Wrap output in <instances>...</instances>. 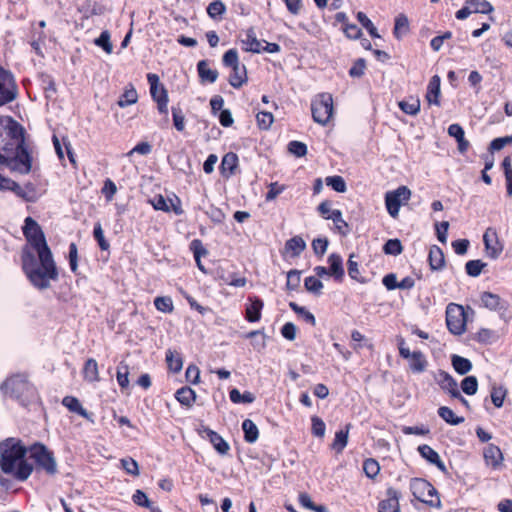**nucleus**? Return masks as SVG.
Wrapping results in <instances>:
<instances>
[{
    "instance_id": "obj_1",
    "label": "nucleus",
    "mask_w": 512,
    "mask_h": 512,
    "mask_svg": "<svg viewBox=\"0 0 512 512\" xmlns=\"http://www.w3.org/2000/svg\"><path fill=\"white\" fill-rule=\"evenodd\" d=\"M27 245L22 249V269L30 283L39 290L48 289L59 280V271L41 226L26 217L22 227Z\"/></svg>"
},
{
    "instance_id": "obj_2",
    "label": "nucleus",
    "mask_w": 512,
    "mask_h": 512,
    "mask_svg": "<svg viewBox=\"0 0 512 512\" xmlns=\"http://www.w3.org/2000/svg\"><path fill=\"white\" fill-rule=\"evenodd\" d=\"M28 450L20 439L7 438L0 442V469L15 480L24 482L32 474L34 467L27 462Z\"/></svg>"
},
{
    "instance_id": "obj_3",
    "label": "nucleus",
    "mask_w": 512,
    "mask_h": 512,
    "mask_svg": "<svg viewBox=\"0 0 512 512\" xmlns=\"http://www.w3.org/2000/svg\"><path fill=\"white\" fill-rule=\"evenodd\" d=\"M0 143L2 145L7 146V150H1V155L6 158V161L0 162L1 164L8 163L9 161V153L13 151L15 146V155L14 161L18 162L21 165L19 171L21 173H29L31 170V155L28 151V148L25 146L24 141V129L21 126V134L17 136H13L9 133V123H6L4 127H2V137H0Z\"/></svg>"
},
{
    "instance_id": "obj_4",
    "label": "nucleus",
    "mask_w": 512,
    "mask_h": 512,
    "mask_svg": "<svg viewBox=\"0 0 512 512\" xmlns=\"http://www.w3.org/2000/svg\"><path fill=\"white\" fill-rule=\"evenodd\" d=\"M0 391L4 396L24 402L34 394V387L22 373L13 374L0 385Z\"/></svg>"
},
{
    "instance_id": "obj_5",
    "label": "nucleus",
    "mask_w": 512,
    "mask_h": 512,
    "mask_svg": "<svg viewBox=\"0 0 512 512\" xmlns=\"http://www.w3.org/2000/svg\"><path fill=\"white\" fill-rule=\"evenodd\" d=\"M29 452L37 470H43L49 476L57 474V462L54 454L44 444L34 443L30 446Z\"/></svg>"
},
{
    "instance_id": "obj_6",
    "label": "nucleus",
    "mask_w": 512,
    "mask_h": 512,
    "mask_svg": "<svg viewBox=\"0 0 512 512\" xmlns=\"http://www.w3.org/2000/svg\"><path fill=\"white\" fill-rule=\"evenodd\" d=\"M222 63L224 66L232 69L228 82L233 88L238 89L247 82L246 66L240 63L236 49L232 48L226 51L223 55Z\"/></svg>"
},
{
    "instance_id": "obj_7",
    "label": "nucleus",
    "mask_w": 512,
    "mask_h": 512,
    "mask_svg": "<svg viewBox=\"0 0 512 512\" xmlns=\"http://www.w3.org/2000/svg\"><path fill=\"white\" fill-rule=\"evenodd\" d=\"M313 120L326 125L333 115V98L329 93H321L311 103Z\"/></svg>"
},
{
    "instance_id": "obj_8",
    "label": "nucleus",
    "mask_w": 512,
    "mask_h": 512,
    "mask_svg": "<svg viewBox=\"0 0 512 512\" xmlns=\"http://www.w3.org/2000/svg\"><path fill=\"white\" fill-rule=\"evenodd\" d=\"M466 313L462 305L449 303L446 307V325L450 333L462 335L466 330Z\"/></svg>"
},
{
    "instance_id": "obj_9",
    "label": "nucleus",
    "mask_w": 512,
    "mask_h": 512,
    "mask_svg": "<svg viewBox=\"0 0 512 512\" xmlns=\"http://www.w3.org/2000/svg\"><path fill=\"white\" fill-rule=\"evenodd\" d=\"M18 96V86L13 74L0 66V107L13 102Z\"/></svg>"
},
{
    "instance_id": "obj_10",
    "label": "nucleus",
    "mask_w": 512,
    "mask_h": 512,
    "mask_svg": "<svg viewBox=\"0 0 512 512\" xmlns=\"http://www.w3.org/2000/svg\"><path fill=\"white\" fill-rule=\"evenodd\" d=\"M411 197V190L406 186H399L393 191L385 194V206L388 214L396 218L399 214L401 205L406 204Z\"/></svg>"
},
{
    "instance_id": "obj_11",
    "label": "nucleus",
    "mask_w": 512,
    "mask_h": 512,
    "mask_svg": "<svg viewBox=\"0 0 512 512\" xmlns=\"http://www.w3.org/2000/svg\"><path fill=\"white\" fill-rule=\"evenodd\" d=\"M398 349L400 356L409 360V367L413 373L419 374L426 370L428 361L425 355L419 350L411 352L410 349L406 347L405 340L401 337L398 339Z\"/></svg>"
},
{
    "instance_id": "obj_12",
    "label": "nucleus",
    "mask_w": 512,
    "mask_h": 512,
    "mask_svg": "<svg viewBox=\"0 0 512 512\" xmlns=\"http://www.w3.org/2000/svg\"><path fill=\"white\" fill-rule=\"evenodd\" d=\"M410 491L418 501L431 507L441 508L440 499L434 501V499L426 498L427 491L435 492V487L427 480L422 478H412L410 481Z\"/></svg>"
},
{
    "instance_id": "obj_13",
    "label": "nucleus",
    "mask_w": 512,
    "mask_h": 512,
    "mask_svg": "<svg viewBox=\"0 0 512 512\" xmlns=\"http://www.w3.org/2000/svg\"><path fill=\"white\" fill-rule=\"evenodd\" d=\"M147 81L150 84V94L157 103L158 111L161 114H168V93L164 86L159 85V77L154 73L147 74Z\"/></svg>"
},
{
    "instance_id": "obj_14",
    "label": "nucleus",
    "mask_w": 512,
    "mask_h": 512,
    "mask_svg": "<svg viewBox=\"0 0 512 512\" xmlns=\"http://www.w3.org/2000/svg\"><path fill=\"white\" fill-rule=\"evenodd\" d=\"M480 300L483 307L498 312L501 318L507 320L506 312L509 308V303L498 294L485 291L481 293Z\"/></svg>"
},
{
    "instance_id": "obj_15",
    "label": "nucleus",
    "mask_w": 512,
    "mask_h": 512,
    "mask_svg": "<svg viewBox=\"0 0 512 512\" xmlns=\"http://www.w3.org/2000/svg\"><path fill=\"white\" fill-rule=\"evenodd\" d=\"M199 435L202 438L209 440L213 448L220 455H226L229 452L230 445L228 442L220 434L210 429L209 427L202 426V428L199 430Z\"/></svg>"
},
{
    "instance_id": "obj_16",
    "label": "nucleus",
    "mask_w": 512,
    "mask_h": 512,
    "mask_svg": "<svg viewBox=\"0 0 512 512\" xmlns=\"http://www.w3.org/2000/svg\"><path fill=\"white\" fill-rule=\"evenodd\" d=\"M483 242L487 251V255L492 259L498 258L503 250V247L498 240L497 232L494 228L489 227L486 229L483 235Z\"/></svg>"
},
{
    "instance_id": "obj_17",
    "label": "nucleus",
    "mask_w": 512,
    "mask_h": 512,
    "mask_svg": "<svg viewBox=\"0 0 512 512\" xmlns=\"http://www.w3.org/2000/svg\"><path fill=\"white\" fill-rule=\"evenodd\" d=\"M434 378L440 388L447 392L452 398L460 397L458 383L448 372L439 370Z\"/></svg>"
},
{
    "instance_id": "obj_18",
    "label": "nucleus",
    "mask_w": 512,
    "mask_h": 512,
    "mask_svg": "<svg viewBox=\"0 0 512 512\" xmlns=\"http://www.w3.org/2000/svg\"><path fill=\"white\" fill-rule=\"evenodd\" d=\"M419 454L428 463L435 465L441 472L447 473V468L444 462L441 460L437 451L427 444L419 445L417 448Z\"/></svg>"
},
{
    "instance_id": "obj_19",
    "label": "nucleus",
    "mask_w": 512,
    "mask_h": 512,
    "mask_svg": "<svg viewBox=\"0 0 512 512\" xmlns=\"http://www.w3.org/2000/svg\"><path fill=\"white\" fill-rule=\"evenodd\" d=\"M387 499L378 504V512H400L399 498L400 494L394 488L387 489Z\"/></svg>"
},
{
    "instance_id": "obj_20",
    "label": "nucleus",
    "mask_w": 512,
    "mask_h": 512,
    "mask_svg": "<svg viewBox=\"0 0 512 512\" xmlns=\"http://www.w3.org/2000/svg\"><path fill=\"white\" fill-rule=\"evenodd\" d=\"M327 262L329 264V276L333 277L335 281L341 282L345 275L342 257L337 253H332L329 255Z\"/></svg>"
},
{
    "instance_id": "obj_21",
    "label": "nucleus",
    "mask_w": 512,
    "mask_h": 512,
    "mask_svg": "<svg viewBox=\"0 0 512 512\" xmlns=\"http://www.w3.org/2000/svg\"><path fill=\"white\" fill-rule=\"evenodd\" d=\"M263 306L264 302L259 297H249V304L246 305L245 310V319L251 323L258 322L261 319V311Z\"/></svg>"
},
{
    "instance_id": "obj_22",
    "label": "nucleus",
    "mask_w": 512,
    "mask_h": 512,
    "mask_svg": "<svg viewBox=\"0 0 512 512\" xmlns=\"http://www.w3.org/2000/svg\"><path fill=\"white\" fill-rule=\"evenodd\" d=\"M245 36L246 37L241 40L243 50L252 53H262L263 41L257 39L254 29H247Z\"/></svg>"
},
{
    "instance_id": "obj_23",
    "label": "nucleus",
    "mask_w": 512,
    "mask_h": 512,
    "mask_svg": "<svg viewBox=\"0 0 512 512\" xmlns=\"http://www.w3.org/2000/svg\"><path fill=\"white\" fill-rule=\"evenodd\" d=\"M483 455L486 464L494 469H497L503 461V454L500 448L494 444H489L485 447Z\"/></svg>"
},
{
    "instance_id": "obj_24",
    "label": "nucleus",
    "mask_w": 512,
    "mask_h": 512,
    "mask_svg": "<svg viewBox=\"0 0 512 512\" xmlns=\"http://www.w3.org/2000/svg\"><path fill=\"white\" fill-rule=\"evenodd\" d=\"M449 136L456 139L458 144V150L460 153H464L469 148V141L465 138V132L461 125L454 123L448 127Z\"/></svg>"
},
{
    "instance_id": "obj_25",
    "label": "nucleus",
    "mask_w": 512,
    "mask_h": 512,
    "mask_svg": "<svg viewBox=\"0 0 512 512\" xmlns=\"http://www.w3.org/2000/svg\"><path fill=\"white\" fill-rule=\"evenodd\" d=\"M197 72L202 83H214L219 76L216 69L209 68L207 60H200L197 63Z\"/></svg>"
},
{
    "instance_id": "obj_26",
    "label": "nucleus",
    "mask_w": 512,
    "mask_h": 512,
    "mask_svg": "<svg viewBox=\"0 0 512 512\" xmlns=\"http://www.w3.org/2000/svg\"><path fill=\"white\" fill-rule=\"evenodd\" d=\"M428 261L431 270L439 271L445 265L444 253L440 247L433 245L429 250Z\"/></svg>"
},
{
    "instance_id": "obj_27",
    "label": "nucleus",
    "mask_w": 512,
    "mask_h": 512,
    "mask_svg": "<svg viewBox=\"0 0 512 512\" xmlns=\"http://www.w3.org/2000/svg\"><path fill=\"white\" fill-rule=\"evenodd\" d=\"M439 96H440V77L435 75L433 76L428 84L426 99L429 104L439 105Z\"/></svg>"
},
{
    "instance_id": "obj_28",
    "label": "nucleus",
    "mask_w": 512,
    "mask_h": 512,
    "mask_svg": "<svg viewBox=\"0 0 512 512\" xmlns=\"http://www.w3.org/2000/svg\"><path fill=\"white\" fill-rule=\"evenodd\" d=\"M62 404L71 412L80 415L83 418L90 419V414L83 408L80 401L74 396H65Z\"/></svg>"
},
{
    "instance_id": "obj_29",
    "label": "nucleus",
    "mask_w": 512,
    "mask_h": 512,
    "mask_svg": "<svg viewBox=\"0 0 512 512\" xmlns=\"http://www.w3.org/2000/svg\"><path fill=\"white\" fill-rule=\"evenodd\" d=\"M82 373L84 380L87 382L93 383L100 380L98 364L93 358L86 360Z\"/></svg>"
},
{
    "instance_id": "obj_30",
    "label": "nucleus",
    "mask_w": 512,
    "mask_h": 512,
    "mask_svg": "<svg viewBox=\"0 0 512 512\" xmlns=\"http://www.w3.org/2000/svg\"><path fill=\"white\" fill-rule=\"evenodd\" d=\"M175 398L181 405L191 407L196 400V393L192 388L185 386L176 391Z\"/></svg>"
},
{
    "instance_id": "obj_31",
    "label": "nucleus",
    "mask_w": 512,
    "mask_h": 512,
    "mask_svg": "<svg viewBox=\"0 0 512 512\" xmlns=\"http://www.w3.org/2000/svg\"><path fill=\"white\" fill-rule=\"evenodd\" d=\"M190 250L193 253L194 259L196 261L197 267L202 272L206 273V270L201 262V257L206 256L208 254L207 249L203 246V243L199 239H194L190 243Z\"/></svg>"
},
{
    "instance_id": "obj_32",
    "label": "nucleus",
    "mask_w": 512,
    "mask_h": 512,
    "mask_svg": "<svg viewBox=\"0 0 512 512\" xmlns=\"http://www.w3.org/2000/svg\"><path fill=\"white\" fill-rule=\"evenodd\" d=\"M306 248V243L301 236H294L286 241L285 249L292 257H298Z\"/></svg>"
},
{
    "instance_id": "obj_33",
    "label": "nucleus",
    "mask_w": 512,
    "mask_h": 512,
    "mask_svg": "<svg viewBox=\"0 0 512 512\" xmlns=\"http://www.w3.org/2000/svg\"><path fill=\"white\" fill-rule=\"evenodd\" d=\"M242 430L244 432V440L247 443H255L259 437V430L251 419H245L242 422Z\"/></svg>"
},
{
    "instance_id": "obj_34",
    "label": "nucleus",
    "mask_w": 512,
    "mask_h": 512,
    "mask_svg": "<svg viewBox=\"0 0 512 512\" xmlns=\"http://www.w3.org/2000/svg\"><path fill=\"white\" fill-rule=\"evenodd\" d=\"M451 363L454 370L460 375H465L472 369V363L469 359L456 354L452 355Z\"/></svg>"
},
{
    "instance_id": "obj_35",
    "label": "nucleus",
    "mask_w": 512,
    "mask_h": 512,
    "mask_svg": "<svg viewBox=\"0 0 512 512\" xmlns=\"http://www.w3.org/2000/svg\"><path fill=\"white\" fill-rule=\"evenodd\" d=\"M230 400L235 404H250L255 401V395L249 391L241 393L237 388H233L229 392Z\"/></svg>"
},
{
    "instance_id": "obj_36",
    "label": "nucleus",
    "mask_w": 512,
    "mask_h": 512,
    "mask_svg": "<svg viewBox=\"0 0 512 512\" xmlns=\"http://www.w3.org/2000/svg\"><path fill=\"white\" fill-rule=\"evenodd\" d=\"M137 100H138L137 91L132 85H130L129 87H127L125 89L123 94L119 97L117 104L121 108H125L129 105L135 104L137 102Z\"/></svg>"
},
{
    "instance_id": "obj_37",
    "label": "nucleus",
    "mask_w": 512,
    "mask_h": 512,
    "mask_svg": "<svg viewBox=\"0 0 512 512\" xmlns=\"http://www.w3.org/2000/svg\"><path fill=\"white\" fill-rule=\"evenodd\" d=\"M237 165H238L237 154H235L233 152H229L223 156L220 168L223 173L225 171H228L229 175H233L235 173V169L237 168Z\"/></svg>"
},
{
    "instance_id": "obj_38",
    "label": "nucleus",
    "mask_w": 512,
    "mask_h": 512,
    "mask_svg": "<svg viewBox=\"0 0 512 512\" xmlns=\"http://www.w3.org/2000/svg\"><path fill=\"white\" fill-rule=\"evenodd\" d=\"M166 362L170 371L174 373H178L181 371L183 366L182 357L179 353L174 352L172 350H167L166 352Z\"/></svg>"
},
{
    "instance_id": "obj_39",
    "label": "nucleus",
    "mask_w": 512,
    "mask_h": 512,
    "mask_svg": "<svg viewBox=\"0 0 512 512\" xmlns=\"http://www.w3.org/2000/svg\"><path fill=\"white\" fill-rule=\"evenodd\" d=\"M466 4L471 8L473 13L489 14L494 8L487 0H467Z\"/></svg>"
},
{
    "instance_id": "obj_40",
    "label": "nucleus",
    "mask_w": 512,
    "mask_h": 512,
    "mask_svg": "<svg viewBox=\"0 0 512 512\" xmlns=\"http://www.w3.org/2000/svg\"><path fill=\"white\" fill-rule=\"evenodd\" d=\"M398 106L405 114L414 116L420 111V100L411 97L409 100L400 101Z\"/></svg>"
},
{
    "instance_id": "obj_41",
    "label": "nucleus",
    "mask_w": 512,
    "mask_h": 512,
    "mask_svg": "<svg viewBox=\"0 0 512 512\" xmlns=\"http://www.w3.org/2000/svg\"><path fill=\"white\" fill-rule=\"evenodd\" d=\"M438 415L450 425H459L464 422V418L456 416L454 412L446 406H441L438 409Z\"/></svg>"
},
{
    "instance_id": "obj_42",
    "label": "nucleus",
    "mask_w": 512,
    "mask_h": 512,
    "mask_svg": "<svg viewBox=\"0 0 512 512\" xmlns=\"http://www.w3.org/2000/svg\"><path fill=\"white\" fill-rule=\"evenodd\" d=\"M409 30V21L408 18L404 14H400L395 19L394 25V35L396 38L400 39L404 34H406Z\"/></svg>"
},
{
    "instance_id": "obj_43",
    "label": "nucleus",
    "mask_w": 512,
    "mask_h": 512,
    "mask_svg": "<svg viewBox=\"0 0 512 512\" xmlns=\"http://www.w3.org/2000/svg\"><path fill=\"white\" fill-rule=\"evenodd\" d=\"M155 308L163 313H172L174 305L170 296H158L154 299Z\"/></svg>"
},
{
    "instance_id": "obj_44",
    "label": "nucleus",
    "mask_w": 512,
    "mask_h": 512,
    "mask_svg": "<svg viewBox=\"0 0 512 512\" xmlns=\"http://www.w3.org/2000/svg\"><path fill=\"white\" fill-rule=\"evenodd\" d=\"M502 167L506 179L507 194L512 197V160L509 156L503 159Z\"/></svg>"
},
{
    "instance_id": "obj_45",
    "label": "nucleus",
    "mask_w": 512,
    "mask_h": 512,
    "mask_svg": "<svg viewBox=\"0 0 512 512\" xmlns=\"http://www.w3.org/2000/svg\"><path fill=\"white\" fill-rule=\"evenodd\" d=\"M305 289L314 295H320L323 289V283L315 276L306 277L304 280Z\"/></svg>"
},
{
    "instance_id": "obj_46",
    "label": "nucleus",
    "mask_w": 512,
    "mask_h": 512,
    "mask_svg": "<svg viewBox=\"0 0 512 512\" xmlns=\"http://www.w3.org/2000/svg\"><path fill=\"white\" fill-rule=\"evenodd\" d=\"M403 251V246L399 239H389L383 246V252L387 255L397 256Z\"/></svg>"
},
{
    "instance_id": "obj_47",
    "label": "nucleus",
    "mask_w": 512,
    "mask_h": 512,
    "mask_svg": "<svg viewBox=\"0 0 512 512\" xmlns=\"http://www.w3.org/2000/svg\"><path fill=\"white\" fill-rule=\"evenodd\" d=\"M274 121V117L271 112L260 111L256 115V122L261 130H268Z\"/></svg>"
},
{
    "instance_id": "obj_48",
    "label": "nucleus",
    "mask_w": 512,
    "mask_h": 512,
    "mask_svg": "<svg viewBox=\"0 0 512 512\" xmlns=\"http://www.w3.org/2000/svg\"><path fill=\"white\" fill-rule=\"evenodd\" d=\"M485 266H486V263L482 262L479 259L469 260L465 264V270L469 276L478 277L481 274V272Z\"/></svg>"
},
{
    "instance_id": "obj_49",
    "label": "nucleus",
    "mask_w": 512,
    "mask_h": 512,
    "mask_svg": "<svg viewBox=\"0 0 512 512\" xmlns=\"http://www.w3.org/2000/svg\"><path fill=\"white\" fill-rule=\"evenodd\" d=\"M461 389L467 395H474L478 390V380L475 376H467L461 382Z\"/></svg>"
},
{
    "instance_id": "obj_50",
    "label": "nucleus",
    "mask_w": 512,
    "mask_h": 512,
    "mask_svg": "<svg viewBox=\"0 0 512 512\" xmlns=\"http://www.w3.org/2000/svg\"><path fill=\"white\" fill-rule=\"evenodd\" d=\"M299 503L303 507L307 508L308 510L314 511V512H327V510L324 506L314 504L311 497L307 493L299 494Z\"/></svg>"
},
{
    "instance_id": "obj_51",
    "label": "nucleus",
    "mask_w": 512,
    "mask_h": 512,
    "mask_svg": "<svg viewBox=\"0 0 512 512\" xmlns=\"http://www.w3.org/2000/svg\"><path fill=\"white\" fill-rule=\"evenodd\" d=\"M325 181L326 185L331 187L336 192L344 193L347 189L346 183L341 176H329L325 179Z\"/></svg>"
},
{
    "instance_id": "obj_52",
    "label": "nucleus",
    "mask_w": 512,
    "mask_h": 512,
    "mask_svg": "<svg viewBox=\"0 0 512 512\" xmlns=\"http://www.w3.org/2000/svg\"><path fill=\"white\" fill-rule=\"evenodd\" d=\"M357 20L361 23V25L368 31L371 37L379 38L380 35L377 32L376 27L372 23V21L367 17V15L363 12L357 13Z\"/></svg>"
},
{
    "instance_id": "obj_53",
    "label": "nucleus",
    "mask_w": 512,
    "mask_h": 512,
    "mask_svg": "<svg viewBox=\"0 0 512 512\" xmlns=\"http://www.w3.org/2000/svg\"><path fill=\"white\" fill-rule=\"evenodd\" d=\"M289 307L296 314L302 316L307 323H310L313 326L316 324L315 316L311 312H309L305 307L299 306L295 302H290L289 303Z\"/></svg>"
},
{
    "instance_id": "obj_54",
    "label": "nucleus",
    "mask_w": 512,
    "mask_h": 512,
    "mask_svg": "<svg viewBox=\"0 0 512 512\" xmlns=\"http://www.w3.org/2000/svg\"><path fill=\"white\" fill-rule=\"evenodd\" d=\"M363 470H364L365 475L368 478L373 479L374 477H376L378 475V473L380 471V466H379V463L375 459L368 458L363 462Z\"/></svg>"
},
{
    "instance_id": "obj_55",
    "label": "nucleus",
    "mask_w": 512,
    "mask_h": 512,
    "mask_svg": "<svg viewBox=\"0 0 512 512\" xmlns=\"http://www.w3.org/2000/svg\"><path fill=\"white\" fill-rule=\"evenodd\" d=\"M348 443V430H340L335 434V439L333 441L332 447L337 452H342Z\"/></svg>"
},
{
    "instance_id": "obj_56",
    "label": "nucleus",
    "mask_w": 512,
    "mask_h": 512,
    "mask_svg": "<svg viewBox=\"0 0 512 512\" xmlns=\"http://www.w3.org/2000/svg\"><path fill=\"white\" fill-rule=\"evenodd\" d=\"M94 43L101 47L106 53H112L113 46L110 41V33L107 30L102 31L100 36L95 39Z\"/></svg>"
},
{
    "instance_id": "obj_57",
    "label": "nucleus",
    "mask_w": 512,
    "mask_h": 512,
    "mask_svg": "<svg viewBox=\"0 0 512 512\" xmlns=\"http://www.w3.org/2000/svg\"><path fill=\"white\" fill-rule=\"evenodd\" d=\"M93 236L101 250L106 251L109 249L110 244L104 237V232L100 223H96L94 225Z\"/></svg>"
},
{
    "instance_id": "obj_58",
    "label": "nucleus",
    "mask_w": 512,
    "mask_h": 512,
    "mask_svg": "<svg viewBox=\"0 0 512 512\" xmlns=\"http://www.w3.org/2000/svg\"><path fill=\"white\" fill-rule=\"evenodd\" d=\"M300 276H301V272L296 269H292V270L288 271L287 282H286V287L288 290L294 291L299 287L300 280H301Z\"/></svg>"
},
{
    "instance_id": "obj_59",
    "label": "nucleus",
    "mask_w": 512,
    "mask_h": 512,
    "mask_svg": "<svg viewBox=\"0 0 512 512\" xmlns=\"http://www.w3.org/2000/svg\"><path fill=\"white\" fill-rule=\"evenodd\" d=\"M506 396V389L503 386H494L491 391V400L495 407L500 408L503 405Z\"/></svg>"
},
{
    "instance_id": "obj_60",
    "label": "nucleus",
    "mask_w": 512,
    "mask_h": 512,
    "mask_svg": "<svg viewBox=\"0 0 512 512\" xmlns=\"http://www.w3.org/2000/svg\"><path fill=\"white\" fill-rule=\"evenodd\" d=\"M288 151L296 157H303L307 154V146L300 141H291L288 143Z\"/></svg>"
},
{
    "instance_id": "obj_61",
    "label": "nucleus",
    "mask_w": 512,
    "mask_h": 512,
    "mask_svg": "<svg viewBox=\"0 0 512 512\" xmlns=\"http://www.w3.org/2000/svg\"><path fill=\"white\" fill-rule=\"evenodd\" d=\"M311 422H312V429H311L312 434L318 438L324 437L325 431H326V425H325L324 421L321 418H319L318 416H313L311 418Z\"/></svg>"
},
{
    "instance_id": "obj_62",
    "label": "nucleus",
    "mask_w": 512,
    "mask_h": 512,
    "mask_svg": "<svg viewBox=\"0 0 512 512\" xmlns=\"http://www.w3.org/2000/svg\"><path fill=\"white\" fill-rule=\"evenodd\" d=\"M225 10V5L219 0L211 2L207 7V13L213 19H216L217 17L221 16L225 12Z\"/></svg>"
},
{
    "instance_id": "obj_63",
    "label": "nucleus",
    "mask_w": 512,
    "mask_h": 512,
    "mask_svg": "<svg viewBox=\"0 0 512 512\" xmlns=\"http://www.w3.org/2000/svg\"><path fill=\"white\" fill-rule=\"evenodd\" d=\"M128 375H129L128 366L127 365H123L121 363V365L117 369L116 378H117V382H118L119 386L122 389L127 388L129 386Z\"/></svg>"
},
{
    "instance_id": "obj_64",
    "label": "nucleus",
    "mask_w": 512,
    "mask_h": 512,
    "mask_svg": "<svg viewBox=\"0 0 512 512\" xmlns=\"http://www.w3.org/2000/svg\"><path fill=\"white\" fill-rule=\"evenodd\" d=\"M121 466L128 474L133 476L139 475V466L134 459L130 457L121 459Z\"/></svg>"
}]
</instances>
